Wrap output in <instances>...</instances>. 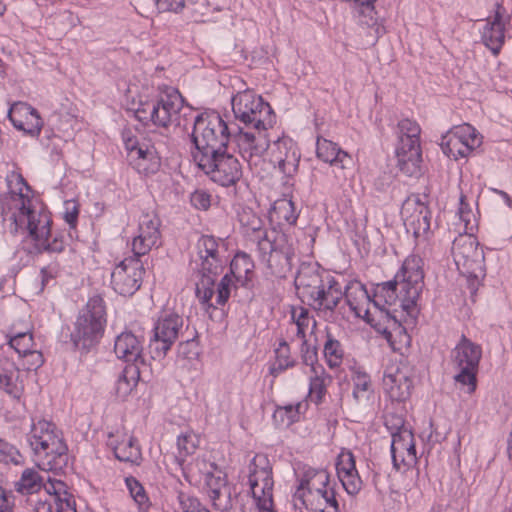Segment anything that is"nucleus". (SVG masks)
<instances>
[{
	"mask_svg": "<svg viewBox=\"0 0 512 512\" xmlns=\"http://www.w3.org/2000/svg\"><path fill=\"white\" fill-rule=\"evenodd\" d=\"M8 192L0 195V222L12 234L27 233L39 253H60L65 248L62 235L52 240L51 216L31 196V188L23 176L12 171L6 176Z\"/></svg>",
	"mask_w": 512,
	"mask_h": 512,
	"instance_id": "obj_1",
	"label": "nucleus"
},
{
	"mask_svg": "<svg viewBox=\"0 0 512 512\" xmlns=\"http://www.w3.org/2000/svg\"><path fill=\"white\" fill-rule=\"evenodd\" d=\"M196 249L197 256L190 263L197 278L196 296L202 304L212 307L214 304L210 301L215 293L216 279L227 263V244L223 238L202 235Z\"/></svg>",
	"mask_w": 512,
	"mask_h": 512,
	"instance_id": "obj_2",
	"label": "nucleus"
},
{
	"mask_svg": "<svg viewBox=\"0 0 512 512\" xmlns=\"http://www.w3.org/2000/svg\"><path fill=\"white\" fill-rule=\"evenodd\" d=\"M27 440L40 469L58 472L67 466L68 448L53 423L46 420L33 423Z\"/></svg>",
	"mask_w": 512,
	"mask_h": 512,
	"instance_id": "obj_3",
	"label": "nucleus"
},
{
	"mask_svg": "<svg viewBox=\"0 0 512 512\" xmlns=\"http://www.w3.org/2000/svg\"><path fill=\"white\" fill-rule=\"evenodd\" d=\"M231 134L219 113L205 111L195 116L190 140L194 162L227 149Z\"/></svg>",
	"mask_w": 512,
	"mask_h": 512,
	"instance_id": "obj_4",
	"label": "nucleus"
},
{
	"mask_svg": "<svg viewBox=\"0 0 512 512\" xmlns=\"http://www.w3.org/2000/svg\"><path fill=\"white\" fill-rule=\"evenodd\" d=\"M188 109L184 106V99L175 88H167L157 98L140 100L133 108L134 115L144 125L167 130L171 125H179L180 113Z\"/></svg>",
	"mask_w": 512,
	"mask_h": 512,
	"instance_id": "obj_5",
	"label": "nucleus"
},
{
	"mask_svg": "<svg viewBox=\"0 0 512 512\" xmlns=\"http://www.w3.org/2000/svg\"><path fill=\"white\" fill-rule=\"evenodd\" d=\"M402 300L399 281L395 277L394 280L377 286L375 299L372 301V327L390 343L393 342L394 334L407 336L396 315L390 310L391 306L399 302L400 307L408 311L410 308H405L402 305Z\"/></svg>",
	"mask_w": 512,
	"mask_h": 512,
	"instance_id": "obj_6",
	"label": "nucleus"
},
{
	"mask_svg": "<svg viewBox=\"0 0 512 512\" xmlns=\"http://www.w3.org/2000/svg\"><path fill=\"white\" fill-rule=\"evenodd\" d=\"M106 325L104 300L96 295L91 297L80 310L74 325L72 340L76 346L90 348L99 342Z\"/></svg>",
	"mask_w": 512,
	"mask_h": 512,
	"instance_id": "obj_7",
	"label": "nucleus"
},
{
	"mask_svg": "<svg viewBox=\"0 0 512 512\" xmlns=\"http://www.w3.org/2000/svg\"><path fill=\"white\" fill-rule=\"evenodd\" d=\"M420 133L421 128L416 121L402 119L398 122L396 157L400 170L408 176H416L420 173L422 163Z\"/></svg>",
	"mask_w": 512,
	"mask_h": 512,
	"instance_id": "obj_8",
	"label": "nucleus"
},
{
	"mask_svg": "<svg viewBox=\"0 0 512 512\" xmlns=\"http://www.w3.org/2000/svg\"><path fill=\"white\" fill-rule=\"evenodd\" d=\"M232 110L236 119L257 130H267L274 123L271 106L249 89L232 98Z\"/></svg>",
	"mask_w": 512,
	"mask_h": 512,
	"instance_id": "obj_9",
	"label": "nucleus"
},
{
	"mask_svg": "<svg viewBox=\"0 0 512 512\" xmlns=\"http://www.w3.org/2000/svg\"><path fill=\"white\" fill-rule=\"evenodd\" d=\"M248 484L258 512L273 511L272 466L264 454H256L248 466Z\"/></svg>",
	"mask_w": 512,
	"mask_h": 512,
	"instance_id": "obj_10",
	"label": "nucleus"
},
{
	"mask_svg": "<svg viewBox=\"0 0 512 512\" xmlns=\"http://www.w3.org/2000/svg\"><path fill=\"white\" fill-rule=\"evenodd\" d=\"M195 163L211 181L223 187H236L243 176L241 163L227 149L203 157Z\"/></svg>",
	"mask_w": 512,
	"mask_h": 512,
	"instance_id": "obj_11",
	"label": "nucleus"
},
{
	"mask_svg": "<svg viewBox=\"0 0 512 512\" xmlns=\"http://www.w3.org/2000/svg\"><path fill=\"white\" fill-rule=\"evenodd\" d=\"M481 357V346L472 342L465 335L461 336L452 352L453 363L459 369V372L454 376V380L466 386V392L469 394L473 393L477 387V373Z\"/></svg>",
	"mask_w": 512,
	"mask_h": 512,
	"instance_id": "obj_12",
	"label": "nucleus"
},
{
	"mask_svg": "<svg viewBox=\"0 0 512 512\" xmlns=\"http://www.w3.org/2000/svg\"><path fill=\"white\" fill-rule=\"evenodd\" d=\"M452 255L458 270L462 274L478 278L485 272L484 252L471 233L459 235L452 244Z\"/></svg>",
	"mask_w": 512,
	"mask_h": 512,
	"instance_id": "obj_13",
	"label": "nucleus"
},
{
	"mask_svg": "<svg viewBox=\"0 0 512 512\" xmlns=\"http://www.w3.org/2000/svg\"><path fill=\"white\" fill-rule=\"evenodd\" d=\"M423 259L415 254L409 255L403 262L401 269L395 275L399 281L402 305L412 308L424 287Z\"/></svg>",
	"mask_w": 512,
	"mask_h": 512,
	"instance_id": "obj_14",
	"label": "nucleus"
},
{
	"mask_svg": "<svg viewBox=\"0 0 512 512\" xmlns=\"http://www.w3.org/2000/svg\"><path fill=\"white\" fill-rule=\"evenodd\" d=\"M183 326L184 320L178 314H165L158 319L149 343L153 359H161L167 354L173 343L182 334Z\"/></svg>",
	"mask_w": 512,
	"mask_h": 512,
	"instance_id": "obj_15",
	"label": "nucleus"
},
{
	"mask_svg": "<svg viewBox=\"0 0 512 512\" xmlns=\"http://www.w3.org/2000/svg\"><path fill=\"white\" fill-rule=\"evenodd\" d=\"M145 269L140 257L125 258L113 270L111 283L114 291L123 296H132L142 284Z\"/></svg>",
	"mask_w": 512,
	"mask_h": 512,
	"instance_id": "obj_16",
	"label": "nucleus"
},
{
	"mask_svg": "<svg viewBox=\"0 0 512 512\" xmlns=\"http://www.w3.org/2000/svg\"><path fill=\"white\" fill-rule=\"evenodd\" d=\"M391 456L393 467L397 471L419 475V470L414 468L417 464V456L414 435L411 430L402 427L392 433Z\"/></svg>",
	"mask_w": 512,
	"mask_h": 512,
	"instance_id": "obj_17",
	"label": "nucleus"
},
{
	"mask_svg": "<svg viewBox=\"0 0 512 512\" xmlns=\"http://www.w3.org/2000/svg\"><path fill=\"white\" fill-rule=\"evenodd\" d=\"M401 215L407 229H411L416 238H427L431 228V212L420 195L407 197L401 208Z\"/></svg>",
	"mask_w": 512,
	"mask_h": 512,
	"instance_id": "obj_18",
	"label": "nucleus"
},
{
	"mask_svg": "<svg viewBox=\"0 0 512 512\" xmlns=\"http://www.w3.org/2000/svg\"><path fill=\"white\" fill-rule=\"evenodd\" d=\"M254 263L249 255L238 252L230 262V274H226L217 285L216 305H224L229 299L234 280L244 285L253 272Z\"/></svg>",
	"mask_w": 512,
	"mask_h": 512,
	"instance_id": "obj_19",
	"label": "nucleus"
},
{
	"mask_svg": "<svg viewBox=\"0 0 512 512\" xmlns=\"http://www.w3.org/2000/svg\"><path fill=\"white\" fill-rule=\"evenodd\" d=\"M325 490H334L330 483L329 473L324 469H306L293 494L294 507L308 505V500H314L315 494H324Z\"/></svg>",
	"mask_w": 512,
	"mask_h": 512,
	"instance_id": "obj_20",
	"label": "nucleus"
},
{
	"mask_svg": "<svg viewBox=\"0 0 512 512\" xmlns=\"http://www.w3.org/2000/svg\"><path fill=\"white\" fill-rule=\"evenodd\" d=\"M308 298L305 304L323 316H332L334 310L343 299V286L333 276L326 275V279Z\"/></svg>",
	"mask_w": 512,
	"mask_h": 512,
	"instance_id": "obj_21",
	"label": "nucleus"
},
{
	"mask_svg": "<svg viewBox=\"0 0 512 512\" xmlns=\"http://www.w3.org/2000/svg\"><path fill=\"white\" fill-rule=\"evenodd\" d=\"M160 220L154 214H143L138 225V234L133 238L132 251L134 256L146 255L153 247L160 244Z\"/></svg>",
	"mask_w": 512,
	"mask_h": 512,
	"instance_id": "obj_22",
	"label": "nucleus"
},
{
	"mask_svg": "<svg viewBox=\"0 0 512 512\" xmlns=\"http://www.w3.org/2000/svg\"><path fill=\"white\" fill-rule=\"evenodd\" d=\"M284 240V235L279 236L275 243L267 239L259 240V249L262 251L263 260H265L275 275H281L291 268L293 258V249L289 245L280 246L279 242Z\"/></svg>",
	"mask_w": 512,
	"mask_h": 512,
	"instance_id": "obj_23",
	"label": "nucleus"
},
{
	"mask_svg": "<svg viewBox=\"0 0 512 512\" xmlns=\"http://www.w3.org/2000/svg\"><path fill=\"white\" fill-rule=\"evenodd\" d=\"M509 21L510 16L505 8L497 4L494 16L487 19L482 29V42L494 55L500 52L505 42V25Z\"/></svg>",
	"mask_w": 512,
	"mask_h": 512,
	"instance_id": "obj_24",
	"label": "nucleus"
},
{
	"mask_svg": "<svg viewBox=\"0 0 512 512\" xmlns=\"http://www.w3.org/2000/svg\"><path fill=\"white\" fill-rule=\"evenodd\" d=\"M114 353L118 359L130 363L128 366L145 364L143 359V341L130 331H124L115 338Z\"/></svg>",
	"mask_w": 512,
	"mask_h": 512,
	"instance_id": "obj_25",
	"label": "nucleus"
},
{
	"mask_svg": "<svg viewBox=\"0 0 512 512\" xmlns=\"http://www.w3.org/2000/svg\"><path fill=\"white\" fill-rule=\"evenodd\" d=\"M107 445L120 461L139 464L142 458L137 439L125 432L109 433Z\"/></svg>",
	"mask_w": 512,
	"mask_h": 512,
	"instance_id": "obj_26",
	"label": "nucleus"
},
{
	"mask_svg": "<svg viewBox=\"0 0 512 512\" xmlns=\"http://www.w3.org/2000/svg\"><path fill=\"white\" fill-rule=\"evenodd\" d=\"M273 161L287 176L293 175L298 168L300 154L295 143L290 138H280L271 146Z\"/></svg>",
	"mask_w": 512,
	"mask_h": 512,
	"instance_id": "obj_27",
	"label": "nucleus"
},
{
	"mask_svg": "<svg viewBox=\"0 0 512 512\" xmlns=\"http://www.w3.org/2000/svg\"><path fill=\"white\" fill-rule=\"evenodd\" d=\"M325 272L319 271L318 267L311 264H302L295 277V287L301 301L305 303L308 298L312 299V295L316 289L326 279Z\"/></svg>",
	"mask_w": 512,
	"mask_h": 512,
	"instance_id": "obj_28",
	"label": "nucleus"
},
{
	"mask_svg": "<svg viewBox=\"0 0 512 512\" xmlns=\"http://www.w3.org/2000/svg\"><path fill=\"white\" fill-rule=\"evenodd\" d=\"M8 117L14 127L35 136L38 135L42 128V120L36 109L25 103H17L13 105Z\"/></svg>",
	"mask_w": 512,
	"mask_h": 512,
	"instance_id": "obj_29",
	"label": "nucleus"
},
{
	"mask_svg": "<svg viewBox=\"0 0 512 512\" xmlns=\"http://www.w3.org/2000/svg\"><path fill=\"white\" fill-rule=\"evenodd\" d=\"M343 298L350 307V310L357 317H365L366 321L372 326L373 310L367 305L371 304L369 295L365 287L359 282H351L343 287Z\"/></svg>",
	"mask_w": 512,
	"mask_h": 512,
	"instance_id": "obj_30",
	"label": "nucleus"
},
{
	"mask_svg": "<svg viewBox=\"0 0 512 512\" xmlns=\"http://www.w3.org/2000/svg\"><path fill=\"white\" fill-rule=\"evenodd\" d=\"M0 389L14 398H19L24 391V383L15 362L0 352Z\"/></svg>",
	"mask_w": 512,
	"mask_h": 512,
	"instance_id": "obj_31",
	"label": "nucleus"
},
{
	"mask_svg": "<svg viewBox=\"0 0 512 512\" xmlns=\"http://www.w3.org/2000/svg\"><path fill=\"white\" fill-rule=\"evenodd\" d=\"M316 155L323 162L339 169H346L352 163V158L346 151L323 137L317 138Z\"/></svg>",
	"mask_w": 512,
	"mask_h": 512,
	"instance_id": "obj_32",
	"label": "nucleus"
},
{
	"mask_svg": "<svg viewBox=\"0 0 512 512\" xmlns=\"http://www.w3.org/2000/svg\"><path fill=\"white\" fill-rule=\"evenodd\" d=\"M261 131L258 130L257 135L249 132H240L236 137L239 152L248 162L253 157H261L270 147L269 141Z\"/></svg>",
	"mask_w": 512,
	"mask_h": 512,
	"instance_id": "obj_33",
	"label": "nucleus"
},
{
	"mask_svg": "<svg viewBox=\"0 0 512 512\" xmlns=\"http://www.w3.org/2000/svg\"><path fill=\"white\" fill-rule=\"evenodd\" d=\"M383 385L389 397L395 401H405L409 398L412 389V380L402 371H386L383 377Z\"/></svg>",
	"mask_w": 512,
	"mask_h": 512,
	"instance_id": "obj_34",
	"label": "nucleus"
},
{
	"mask_svg": "<svg viewBox=\"0 0 512 512\" xmlns=\"http://www.w3.org/2000/svg\"><path fill=\"white\" fill-rule=\"evenodd\" d=\"M122 140L130 164L146 156V151H158V148L154 144H151L150 140L143 139V141H140L131 129H124L122 131Z\"/></svg>",
	"mask_w": 512,
	"mask_h": 512,
	"instance_id": "obj_35",
	"label": "nucleus"
},
{
	"mask_svg": "<svg viewBox=\"0 0 512 512\" xmlns=\"http://www.w3.org/2000/svg\"><path fill=\"white\" fill-rule=\"evenodd\" d=\"M185 479L193 485L203 482L218 466L204 458H196L186 467L180 466Z\"/></svg>",
	"mask_w": 512,
	"mask_h": 512,
	"instance_id": "obj_36",
	"label": "nucleus"
},
{
	"mask_svg": "<svg viewBox=\"0 0 512 512\" xmlns=\"http://www.w3.org/2000/svg\"><path fill=\"white\" fill-rule=\"evenodd\" d=\"M296 512H339V504L335 490H325L324 494H315L314 500H308V505H298Z\"/></svg>",
	"mask_w": 512,
	"mask_h": 512,
	"instance_id": "obj_37",
	"label": "nucleus"
},
{
	"mask_svg": "<svg viewBox=\"0 0 512 512\" xmlns=\"http://www.w3.org/2000/svg\"><path fill=\"white\" fill-rule=\"evenodd\" d=\"M310 372L309 397L311 401L319 404L323 401L327 392V386L331 383L332 378L323 366H316Z\"/></svg>",
	"mask_w": 512,
	"mask_h": 512,
	"instance_id": "obj_38",
	"label": "nucleus"
},
{
	"mask_svg": "<svg viewBox=\"0 0 512 512\" xmlns=\"http://www.w3.org/2000/svg\"><path fill=\"white\" fill-rule=\"evenodd\" d=\"M270 217L272 220H276L279 225L292 226L296 224L298 213L294 202L286 198L275 201Z\"/></svg>",
	"mask_w": 512,
	"mask_h": 512,
	"instance_id": "obj_39",
	"label": "nucleus"
},
{
	"mask_svg": "<svg viewBox=\"0 0 512 512\" xmlns=\"http://www.w3.org/2000/svg\"><path fill=\"white\" fill-rule=\"evenodd\" d=\"M140 377L139 366H126L119 374L115 384V392L119 398L127 397L136 387Z\"/></svg>",
	"mask_w": 512,
	"mask_h": 512,
	"instance_id": "obj_40",
	"label": "nucleus"
},
{
	"mask_svg": "<svg viewBox=\"0 0 512 512\" xmlns=\"http://www.w3.org/2000/svg\"><path fill=\"white\" fill-rule=\"evenodd\" d=\"M42 487L43 478L35 468H26L14 484L15 490L22 495L37 493Z\"/></svg>",
	"mask_w": 512,
	"mask_h": 512,
	"instance_id": "obj_41",
	"label": "nucleus"
},
{
	"mask_svg": "<svg viewBox=\"0 0 512 512\" xmlns=\"http://www.w3.org/2000/svg\"><path fill=\"white\" fill-rule=\"evenodd\" d=\"M441 149L445 155L455 160L463 158L471 153L467 145L454 134L452 130L448 131L441 140Z\"/></svg>",
	"mask_w": 512,
	"mask_h": 512,
	"instance_id": "obj_42",
	"label": "nucleus"
},
{
	"mask_svg": "<svg viewBox=\"0 0 512 512\" xmlns=\"http://www.w3.org/2000/svg\"><path fill=\"white\" fill-rule=\"evenodd\" d=\"M200 445L199 436L192 430H186L177 437V448L179 456L176 458L180 466L183 465L184 457L193 454Z\"/></svg>",
	"mask_w": 512,
	"mask_h": 512,
	"instance_id": "obj_43",
	"label": "nucleus"
},
{
	"mask_svg": "<svg viewBox=\"0 0 512 512\" xmlns=\"http://www.w3.org/2000/svg\"><path fill=\"white\" fill-rule=\"evenodd\" d=\"M353 398L357 403L369 401L372 394L370 376L362 371H355L352 375Z\"/></svg>",
	"mask_w": 512,
	"mask_h": 512,
	"instance_id": "obj_44",
	"label": "nucleus"
},
{
	"mask_svg": "<svg viewBox=\"0 0 512 512\" xmlns=\"http://www.w3.org/2000/svg\"><path fill=\"white\" fill-rule=\"evenodd\" d=\"M275 356L276 360L270 367V374L275 377L296 364V360L291 356L290 347L284 340L275 349Z\"/></svg>",
	"mask_w": 512,
	"mask_h": 512,
	"instance_id": "obj_45",
	"label": "nucleus"
},
{
	"mask_svg": "<svg viewBox=\"0 0 512 512\" xmlns=\"http://www.w3.org/2000/svg\"><path fill=\"white\" fill-rule=\"evenodd\" d=\"M34 346L33 335L30 330L15 331L9 340L8 350H14L20 356L34 349Z\"/></svg>",
	"mask_w": 512,
	"mask_h": 512,
	"instance_id": "obj_46",
	"label": "nucleus"
},
{
	"mask_svg": "<svg viewBox=\"0 0 512 512\" xmlns=\"http://www.w3.org/2000/svg\"><path fill=\"white\" fill-rule=\"evenodd\" d=\"M292 320L297 327V337L300 339L306 338V334L310 329L313 333L316 327V321L309 316V312L306 308L300 307L292 311Z\"/></svg>",
	"mask_w": 512,
	"mask_h": 512,
	"instance_id": "obj_47",
	"label": "nucleus"
},
{
	"mask_svg": "<svg viewBox=\"0 0 512 512\" xmlns=\"http://www.w3.org/2000/svg\"><path fill=\"white\" fill-rule=\"evenodd\" d=\"M454 134L467 145L470 151L479 147L482 143V136L470 124H463L452 129Z\"/></svg>",
	"mask_w": 512,
	"mask_h": 512,
	"instance_id": "obj_48",
	"label": "nucleus"
},
{
	"mask_svg": "<svg viewBox=\"0 0 512 512\" xmlns=\"http://www.w3.org/2000/svg\"><path fill=\"white\" fill-rule=\"evenodd\" d=\"M138 173L143 175L154 174L159 170L160 157L158 151H146V156L131 164Z\"/></svg>",
	"mask_w": 512,
	"mask_h": 512,
	"instance_id": "obj_49",
	"label": "nucleus"
},
{
	"mask_svg": "<svg viewBox=\"0 0 512 512\" xmlns=\"http://www.w3.org/2000/svg\"><path fill=\"white\" fill-rule=\"evenodd\" d=\"M343 349L338 340L328 336L324 345V356L330 368L338 367L343 359Z\"/></svg>",
	"mask_w": 512,
	"mask_h": 512,
	"instance_id": "obj_50",
	"label": "nucleus"
},
{
	"mask_svg": "<svg viewBox=\"0 0 512 512\" xmlns=\"http://www.w3.org/2000/svg\"><path fill=\"white\" fill-rule=\"evenodd\" d=\"M127 489L130 492L131 497L138 504L139 509L146 511L149 508V499L146 495L144 487L134 477H127L125 479Z\"/></svg>",
	"mask_w": 512,
	"mask_h": 512,
	"instance_id": "obj_51",
	"label": "nucleus"
},
{
	"mask_svg": "<svg viewBox=\"0 0 512 512\" xmlns=\"http://www.w3.org/2000/svg\"><path fill=\"white\" fill-rule=\"evenodd\" d=\"M209 498L214 508L222 512L229 511L233 507L234 497L229 485L217 490L216 493H211Z\"/></svg>",
	"mask_w": 512,
	"mask_h": 512,
	"instance_id": "obj_52",
	"label": "nucleus"
},
{
	"mask_svg": "<svg viewBox=\"0 0 512 512\" xmlns=\"http://www.w3.org/2000/svg\"><path fill=\"white\" fill-rule=\"evenodd\" d=\"M23 461V456L15 446L3 439H0V462L5 464L21 465L23 464Z\"/></svg>",
	"mask_w": 512,
	"mask_h": 512,
	"instance_id": "obj_53",
	"label": "nucleus"
},
{
	"mask_svg": "<svg viewBox=\"0 0 512 512\" xmlns=\"http://www.w3.org/2000/svg\"><path fill=\"white\" fill-rule=\"evenodd\" d=\"M208 496L228 485L225 473L218 467L204 481Z\"/></svg>",
	"mask_w": 512,
	"mask_h": 512,
	"instance_id": "obj_54",
	"label": "nucleus"
},
{
	"mask_svg": "<svg viewBox=\"0 0 512 512\" xmlns=\"http://www.w3.org/2000/svg\"><path fill=\"white\" fill-rule=\"evenodd\" d=\"M18 357H19V359L22 360L20 365L26 371H36L44 363V358H43L42 353L35 348L32 349L31 351L27 352L26 354L20 355Z\"/></svg>",
	"mask_w": 512,
	"mask_h": 512,
	"instance_id": "obj_55",
	"label": "nucleus"
},
{
	"mask_svg": "<svg viewBox=\"0 0 512 512\" xmlns=\"http://www.w3.org/2000/svg\"><path fill=\"white\" fill-rule=\"evenodd\" d=\"M302 344L300 347V354L302 362L306 366H310V371L313 370L316 366H321L318 364L317 359V348L315 345H312L308 342L306 338H302Z\"/></svg>",
	"mask_w": 512,
	"mask_h": 512,
	"instance_id": "obj_56",
	"label": "nucleus"
},
{
	"mask_svg": "<svg viewBox=\"0 0 512 512\" xmlns=\"http://www.w3.org/2000/svg\"><path fill=\"white\" fill-rule=\"evenodd\" d=\"M336 470L338 478L342 476V474H349L350 472H353L356 469L355 466V458L352 452L350 451H342L339 456L336 463Z\"/></svg>",
	"mask_w": 512,
	"mask_h": 512,
	"instance_id": "obj_57",
	"label": "nucleus"
},
{
	"mask_svg": "<svg viewBox=\"0 0 512 512\" xmlns=\"http://www.w3.org/2000/svg\"><path fill=\"white\" fill-rule=\"evenodd\" d=\"M178 501L182 512H210L197 498L188 496L183 492L178 494Z\"/></svg>",
	"mask_w": 512,
	"mask_h": 512,
	"instance_id": "obj_58",
	"label": "nucleus"
},
{
	"mask_svg": "<svg viewBox=\"0 0 512 512\" xmlns=\"http://www.w3.org/2000/svg\"><path fill=\"white\" fill-rule=\"evenodd\" d=\"M339 480L341 481L343 488L350 495L357 494L361 489L362 481L357 470L346 475L342 474V476L339 477Z\"/></svg>",
	"mask_w": 512,
	"mask_h": 512,
	"instance_id": "obj_59",
	"label": "nucleus"
},
{
	"mask_svg": "<svg viewBox=\"0 0 512 512\" xmlns=\"http://www.w3.org/2000/svg\"><path fill=\"white\" fill-rule=\"evenodd\" d=\"M240 222L242 223L243 226H246L249 230H251L253 232H257L259 238L265 235V232L262 229V220L258 216L253 214L251 211H249V212L245 211L240 216Z\"/></svg>",
	"mask_w": 512,
	"mask_h": 512,
	"instance_id": "obj_60",
	"label": "nucleus"
},
{
	"mask_svg": "<svg viewBox=\"0 0 512 512\" xmlns=\"http://www.w3.org/2000/svg\"><path fill=\"white\" fill-rule=\"evenodd\" d=\"M199 354L198 342L192 339H186L178 345V355L185 359H195Z\"/></svg>",
	"mask_w": 512,
	"mask_h": 512,
	"instance_id": "obj_61",
	"label": "nucleus"
},
{
	"mask_svg": "<svg viewBox=\"0 0 512 512\" xmlns=\"http://www.w3.org/2000/svg\"><path fill=\"white\" fill-rule=\"evenodd\" d=\"M191 204L200 210H207L211 205V195L205 190H196L191 194Z\"/></svg>",
	"mask_w": 512,
	"mask_h": 512,
	"instance_id": "obj_62",
	"label": "nucleus"
},
{
	"mask_svg": "<svg viewBox=\"0 0 512 512\" xmlns=\"http://www.w3.org/2000/svg\"><path fill=\"white\" fill-rule=\"evenodd\" d=\"M79 208L75 201L65 202L64 220L70 227H75L78 219Z\"/></svg>",
	"mask_w": 512,
	"mask_h": 512,
	"instance_id": "obj_63",
	"label": "nucleus"
},
{
	"mask_svg": "<svg viewBox=\"0 0 512 512\" xmlns=\"http://www.w3.org/2000/svg\"><path fill=\"white\" fill-rule=\"evenodd\" d=\"M50 498L56 512H76L75 503L72 499L68 497L60 498L58 496H51Z\"/></svg>",
	"mask_w": 512,
	"mask_h": 512,
	"instance_id": "obj_64",
	"label": "nucleus"
}]
</instances>
